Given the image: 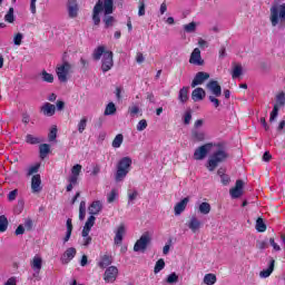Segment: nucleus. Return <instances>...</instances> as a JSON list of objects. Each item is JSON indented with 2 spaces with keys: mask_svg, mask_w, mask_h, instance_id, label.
<instances>
[{
  "mask_svg": "<svg viewBox=\"0 0 285 285\" xmlns=\"http://www.w3.org/2000/svg\"><path fill=\"white\" fill-rule=\"evenodd\" d=\"M213 148H215V150L209 156L206 165V168L209 170V173H213L215 168L219 166V164H224V161L228 159V151H226L224 142H207L196 148L194 151V159H196V161H202L206 159L208 153H210Z\"/></svg>",
  "mask_w": 285,
  "mask_h": 285,
  "instance_id": "obj_1",
  "label": "nucleus"
},
{
  "mask_svg": "<svg viewBox=\"0 0 285 285\" xmlns=\"http://www.w3.org/2000/svg\"><path fill=\"white\" fill-rule=\"evenodd\" d=\"M104 12V23L106 28L112 27V23H115V18L110 14L115 12V0H98L94 7L92 10V21L95 26H99L101 23V14Z\"/></svg>",
  "mask_w": 285,
  "mask_h": 285,
  "instance_id": "obj_2",
  "label": "nucleus"
},
{
  "mask_svg": "<svg viewBox=\"0 0 285 285\" xmlns=\"http://www.w3.org/2000/svg\"><path fill=\"white\" fill-rule=\"evenodd\" d=\"M269 21L273 28L284 30L285 28V3L274 4L269 9Z\"/></svg>",
  "mask_w": 285,
  "mask_h": 285,
  "instance_id": "obj_3",
  "label": "nucleus"
},
{
  "mask_svg": "<svg viewBox=\"0 0 285 285\" xmlns=\"http://www.w3.org/2000/svg\"><path fill=\"white\" fill-rule=\"evenodd\" d=\"M132 166V159L130 157H124L121 158L116 167V175L115 179L116 181H124L126 177L128 176V173H130V167Z\"/></svg>",
  "mask_w": 285,
  "mask_h": 285,
  "instance_id": "obj_4",
  "label": "nucleus"
},
{
  "mask_svg": "<svg viewBox=\"0 0 285 285\" xmlns=\"http://www.w3.org/2000/svg\"><path fill=\"white\" fill-rule=\"evenodd\" d=\"M72 72V65L69 62H63L58 65L56 68V75L60 83H66L68 81V76Z\"/></svg>",
  "mask_w": 285,
  "mask_h": 285,
  "instance_id": "obj_5",
  "label": "nucleus"
},
{
  "mask_svg": "<svg viewBox=\"0 0 285 285\" xmlns=\"http://www.w3.org/2000/svg\"><path fill=\"white\" fill-rule=\"evenodd\" d=\"M275 104L274 108L269 116V121H275L277 119V116L279 115V108H284L285 106V92L281 91L275 97Z\"/></svg>",
  "mask_w": 285,
  "mask_h": 285,
  "instance_id": "obj_6",
  "label": "nucleus"
},
{
  "mask_svg": "<svg viewBox=\"0 0 285 285\" xmlns=\"http://www.w3.org/2000/svg\"><path fill=\"white\" fill-rule=\"evenodd\" d=\"M150 239H151L150 234L148 232L142 234L134 245L135 253H144L148 248V245L150 244Z\"/></svg>",
  "mask_w": 285,
  "mask_h": 285,
  "instance_id": "obj_7",
  "label": "nucleus"
},
{
  "mask_svg": "<svg viewBox=\"0 0 285 285\" xmlns=\"http://www.w3.org/2000/svg\"><path fill=\"white\" fill-rule=\"evenodd\" d=\"M112 66H115V61L112 60V51H106L101 59L102 72H108L112 70Z\"/></svg>",
  "mask_w": 285,
  "mask_h": 285,
  "instance_id": "obj_8",
  "label": "nucleus"
},
{
  "mask_svg": "<svg viewBox=\"0 0 285 285\" xmlns=\"http://www.w3.org/2000/svg\"><path fill=\"white\" fill-rule=\"evenodd\" d=\"M117 275H119V269L117 266H109L105 271L104 281L106 284H114L117 281Z\"/></svg>",
  "mask_w": 285,
  "mask_h": 285,
  "instance_id": "obj_9",
  "label": "nucleus"
},
{
  "mask_svg": "<svg viewBox=\"0 0 285 285\" xmlns=\"http://www.w3.org/2000/svg\"><path fill=\"white\" fill-rule=\"evenodd\" d=\"M77 256V249L75 247H69L60 257L61 264H70L72 259Z\"/></svg>",
  "mask_w": 285,
  "mask_h": 285,
  "instance_id": "obj_10",
  "label": "nucleus"
},
{
  "mask_svg": "<svg viewBox=\"0 0 285 285\" xmlns=\"http://www.w3.org/2000/svg\"><path fill=\"white\" fill-rule=\"evenodd\" d=\"M126 235V225L120 224L115 230L114 244L116 246H121V242H124V236Z\"/></svg>",
  "mask_w": 285,
  "mask_h": 285,
  "instance_id": "obj_11",
  "label": "nucleus"
},
{
  "mask_svg": "<svg viewBox=\"0 0 285 285\" xmlns=\"http://www.w3.org/2000/svg\"><path fill=\"white\" fill-rule=\"evenodd\" d=\"M208 79H210V75H208V72H197L194 80L191 81V88H196V86H202V83H204V81Z\"/></svg>",
  "mask_w": 285,
  "mask_h": 285,
  "instance_id": "obj_12",
  "label": "nucleus"
},
{
  "mask_svg": "<svg viewBox=\"0 0 285 285\" xmlns=\"http://www.w3.org/2000/svg\"><path fill=\"white\" fill-rule=\"evenodd\" d=\"M202 226V220H199L197 216H191L187 223V227L189 228V230H191V233H199Z\"/></svg>",
  "mask_w": 285,
  "mask_h": 285,
  "instance_id": "obj_13",
  "label": "nucleus"
},
{
  "mask_svg": "<svg viewBox=\"0 0 285 285\" xmlns=\"http://www.w3.org/2000/svg\"><path fill=\"white\" fill-rule=\"evenodd\" d=\"M189 63H193L194 66L204 65V60L202 59V50H199V48H195L194 51L191 52Z\"/></svg>",
  "mask_w": 285,
  "mask_h": 285,
  "instance_id": "obj_14",
  "label": "nucleus"
},
{
  "mask_svg": "<svg viewBox=\"0 0 285 285\" xmlns=\"http://www.w3.org/2000/svg\"><path fill=\"white\" fill-rule=\"evenodd\" d=\"M188 202H190V198L185 197L180 202H178L174 207V214L176 217H179L184 210H186V207L188 206Z\"/></svg>",
  "mask_w": 285,
  "mask_h": 285,
  "instance_id": "obj_15",
  "label": "nucleus"
},
{
  "mask_svg": "<svg viewBox=\"0 0 285 285\" xmlns=\"http://www.w3.org/2000/svg\"><path fill=\"white\" fill-rule=\"evenodd\" d=\"M243 193H244L243 180H237L235 187L229 190V194L233 197V199H238V197L243 195Z\"/></svg>",
  "mask_w": 285,
  "mask_h": 285,
  "instance_id": "obj_16",
  "label": "nucleus"
},
{
  "mask_svg": "<svg viewBox=\"0 0 285 285\" xmlns=\"http://www.w3.org/2000/svg\"><path fill=\"white\" fill-rule=\"evenodd\" d=\"M68 14L70 19H76L79 14V4H77V0H68Z\"/></svg>",
  "mask_w": 285,
  "mask_h": 285,
  "instance_id": "obj_17",
  "label": "nucleus"
},
{
  "mask_svg": "<svg viewBox=\"0 0 285 285\" xmlns=\"http://www.w3.org/2000/svg\"><path fill=\"white\" fill-rule=\"evenodd\" d=\"M81 168L82 166L80 164L75 165L71 168V175L68 178V181H71V184H77L79 181V175H81Z\"/></svg>",
  "mask_w": 285,
  "mask_h": 285,
  "instance_id": "obj_18",
  "label": "nucleus"
},
{
  "mask_svg": "<svg viewBox=\"0 0 285 285\" xmlns=\"http://www.w3.org/2000/svg\"><path fill=\"white\" fill-rule=\"evenodd\" d=\"M31 268L32 271L39 275V273H41V268L43 266V258H41L39 255L33 256L32 261H31Z\"/></svg>",
  "mask_w": 285,
  "mask_h": 285,
  "instance_id": "obj_19",
  "label": "nucleus"
},
{
  "mask_svg": "<svg viewBox=\"0 0 285 285\" xmlns=\"http://www.w3.org/2000/svg\"><path fill=\"white\" fill-rule=\"evenodd\" d=\"M41 175L36 174L31 178V190L32 193H41Z\"/></svg>",
  "mask_w": 285,
  "mask_h": 285,
  "instance_id": "obj_20",
  "label": "nucleus"
},
{
  "mask_svg": "<svg viewBox=\"0 0 285 285\" xmlns=\"http://www.w3.org/2000/svg\"><path fill=\"white\" fill-rule=\"evenodd\" d=\"M208 90L216 96V97H222V86H219V82L216 80H212L207 83Z\"/></svg>",
  "mask_w": 285,
  "mask_h": 285,
  "instance_id": "obj_21",
  "label": "nucleus"
},
{
  "mask_svg": "<svg viewBox=\"0 0 285 285\" xmlns=\"http://www.w3.org/2000/svg\"><path fill=\"white\" fill-rule=\"evenodd\" d=\"M104 208V204L100 200H94L88 210L91 216L99 215L101 213V209Z\"/></svg>",
  "mask_w": 285,
  "mask_h": 285,
  "instance_id": "obj_22",
  "label": "nucleus"
},
{
  "mask_svg": "<svg viewBox=\"0 0 285 285\" xmlns=\"http://www.w3.org/2000/svg\"><path fill=\"white\" fill-rule=\"evenodd\" d=\"M56 110H57V108L55 107V105H52L50 102H46L41 107V112L45 115V117H52V115H55Z\"/></svg>",
  "mask_w": 285,
  "mask_h": 285,
  "instance_id": "obj_23",
  "label": "nucleus"
},
{
  "mask_svg": "<svg viewBox=\"0 0 285 285\" xmlns=\"http://www.w3.org/2000/svg\"><path fill=\"white\" fill-rule=\"evenodd\" d=\"M273 271H275V259L269 261L268 268L263 269L259 273V277H262L263 279H266V277H271V275L273 274Z\"/></svg>",
  "mask_w": 285,
  "mask_h": 285,
  "instance_id": "obj_24",
  "label": "nucleus"
},
{
  "mask_svg": "<svg viewBox=\"0 0 285 285\" xmlns=\"http://www.w3.org/2000/svg\"><path fill=\"white\" fill-rule=\"evenodd\" d=\"M191 139H194V141H205L206 132L204 130L193 129L191 130Z\"/></svg>",
  "mask_w": 285,
  "mask_h": 285,
  "instance_id": "obj_25",
  "label": "nucleus"
},
{
  "mask_svg": "<svg viewBox=\"0 0 285 285\" xmlns=\"http://www.w3.org/2000/svg\"><path fill=\"white\" fill-rule=\"evenodd\" d=\"M204 97H206V91L203 88H196L191 92V99L194 101H202V99H204Z\"/></svg>",
  "mask_w": 285,
  "mask_h": 285,
  "instance_id": "obj_26",
  "label": "nucleus"
},
{
  "mask_svg": "<svg viewBox=\"0 0 285 285\" xmlns=\"http://www.w3.org/2000/svg\"><path fill=\"white\" fill-rule=\"evenodd\" d=\"M106 52V47L100 46L94 50L92 58L95 59V61H99V59H101V57H104Z\"/></svg>",
  "mask_w": 285,
  "mask_h": 285,
  "instance_id": "obj_27",
  "label": "nucleus"
},
{
  "mask_svg": "<svg viewBox=\"0 0 285 285\" xmlns=\"http://www.w3.org/2000/svg\"><path fill=\"white\" fill-rule=\"evenodd\" d=\"M178 99L180 104H186V101H188V87H183L179 90Z\"/></svg>",
  "mask_w": 285,
  "mask_h": 285,
  "instance_id": "obj_28",
  "label": "nucleus"
},
{
  "mask_svg": "<svg viewBox=\"0 0 285 285\" xmlns=\"http://www.w3.org/2000/svg\"><path fill=\"white\" fill-rule=\"evenodd\" d=\"M110 264H112V257L109 256V255H105V256H102V258L98 263V266L100 268H107V266H110Z\"/></svg>",
  "mask_w": 285,
  "mask_h": 285,
  "instance_id": "obj_29",
  "label": "nucleus"
},
{
  "mask_svg": "<svg viewBox=\"0 0 285 285\" xmlns=\"http://www.w3.org/2000/svg\"><path fill=\"white\" fill-rule=\"evenodd\" d=\"M204 284H206V285H215V284H217V276L215 274H212V273L206 274L204 276Z\"/></svg>",
  "mask_w": 285,
  "mask_h": 285,
  "instance_id": "obj_30",
  "label": "nucleus"
},
{
  "mask_svg": "<svg viewBox=\"0 0 285 285\" xmlns=\"http://www.w3.org/2000/svg\"><path fill=\"white\" fill-rule=\"evenodd\" d=\"M40 77L46 83H52L55 81V76L46 70L41 71Z\"/></svg>",
  "mask_w": 285,
  "mask_h": 285,
  "instance_id": "obj_31",
  "label": "nucleus"
},
{
  "mask_svg": "<svg viewBox=\"0 0 285 285\" xmlns=\"http://www.w3.org/2000/svg\"><path fill=\"white\" fill-rule=\"evenodd\" d=\"M39 168H41V164L37 163L27 168V177H32V175H37L39 173Z\"/></svg>",
  "mask_w": 285,
  "mask_h": 285,
  "instance_id": "obj_32",
  "label": "nucleus"
},
{
  "mask_svg": "<svg viewBox=\"0 0 285 285\" xmlns=\"http://www.w3.org/2000/svg\"><path fill=\"white\" fill-rule=\"evenodd\" d=\"M117 112V106H115V102H109L105 108V117H109L110 115H115Z\"/></svg>",
  "mask_w": 285,
  "mask_h": 285,
  "instance_id": "obj_33",
  "label": "nucleus"
},
{
  "mask_svg": "<svg viewBox=\"0 0 285 285\" xmlns=\"http://www.w3.org/2000/svg\"><path fill=\"white\" fill-rule=\"evenodd\" d=\"M39 150H40V159H46V157H48V154L50 153V145L42 144L40 145Z\"/></svg>",
  "mask_w": 285,
  "mask_h": 285,
  "instance_id": "obj_34",
  "label": "nucleus"
},
{
  "mask_svg": "<svg viewBox=\"0 0 285 285\" xmlns=\"http://www.w3.org/2000/svg\"><path fill=\"white\" fill-rule=\"evenodd\" d=\"M198 213H200V215H209L210 205L208 203H200L198 206Z\"/></svg>",
  "mask_w": 285,
  "mask_h": 285,
  "instance_id": "obj_35",
  "label": "nucleus"
},
{
  "mask_svg": "<svg viewBox=\"0 0 285 285\" xmlns=\"http://www.w3.org/2000/svg\"><path fill=\"white\" fill-rule=\"evenodd\" d=\"M26 141L28 142V144H30L31 146H37V144H41V138H39V137H37V136H33V135H30V134H28L27 136H26Z\"/></svg>",
  "mask_w": 285,
  "mask_h": 285,
  "instance_id": "obj_36",
  "label": "nucleus"
},
{
  "mask_svg": "<svg viewBox=\"0 0 285 285\" xmlns=\"http://www.w3.org/2000/svg\"><path fill=\"white\" fill-rule=\"evenodd\" d=\"M164 268H166V262H164V258H160L156 262V265L154 268L155 275H157L158 273H161V271H164Z\"/></svg>",
  "mask_w": 285,
  "mask_h": 285,
  "instance_id": "obj_37",
  "label": "nucleus"
},
{
  "mask_svg": "<svg viewBox=\"0 0 285 285\" xmlns=\"http://www.w3.org/2000/svg\"><path fill=\"white\" fill-rule=\"evenodd\" d=\"M166 284H177V282H179V275H177V273L173 272L171 274H169L166 279H165Z\"/></svg>",
  "mask_w": 285,
  "mask_h": 285,
  "instance_id": "obj_38",
  "label": "nucleus"
},
{
  "mask_svg": "<svg viewBox=\"0 0 285 285\" xmlns=\"http://www.w3.org/2000/svg\"><path fill=\"white\" fill-rule=\"evenodd\" d=\"M87 126H88V118L82 117L77 125L78 132H80V135L83 134V130H86Z\"/></svg>",
  "mask_w": 285,
  "mask_h": 285,
  "instance_id": "obj_39",
  "label": "nucleus"
},
{
  "mask_svg": "<svg viewBox=\"0 0 285 285\" xmlns=\"http://www.w3.org/2000/svg\"><path fill=\"white\" fill-rule=\"evenodd\" d=\"M121 144H124V135L118 134L112 140V148H121Z\"/></svg>",
  "mask_w": 285,
  "mask_h": 285,
  "instance_id": "obj_40",
  "label": "nucleus"
},
{
  "mask_svg": "<svg viewBox=\"0 0 285 285\" xmlns=\"http://www.w3.org/2000/svg\"><path fill=\"white\" fill-rule=\"evenodd\" d=\"M4 21H7V23H14V8H9V11L4 16Z\"/></svg>",
  "mask_w": 285,
  "mask_h": 285,
  "instance_id": "obj_41",
  "label": "nucleus"
},
{
  "mask_svg": "<svg viewBox=\"0 0 285 285\" xmlns=\"http://www.w3.org/2000/svg\"><path fill=\"white\" fill-rule=\"evenodd\" d=\"M256 230L258 233H266V224L264 223V219L257 218V220H256Z\"/></svg>",
  "mask_w": 285,
  "mask_h": 285,
  "instance_id": "obj_42",
  "label": "nucleus"
},
{
  "mask_svg": "<svg viewBox=\"0 0 285 285\" xmlns=\"http://www.w3.org/2000/svg\"><path fill=\"white\" fill-rule=\"evenodd\" d=\"M242 72H243L242 66L236 65L232 71L233 79H239V77H242Z\"/></svg>",
  "mask_w": 285,
  "mask_h": 285,
  "instance_id": "obj_43",
  "label": "nucleus"
},
{
  "mask_svg": "<svg viewBox=\"0 0 285 285\" xmlns=\"http://www.w3.org/2000/svg\"><path fill=\"white\" fill-rule=\"evenodd\" d=\"M8 230V218L6 216H0V233H6Z\"/></svg>",
  "mask_w": 285,
  "mask_h": 285,
  "instance_id": "obj_44",
  "label": "nucleus"
},
{
  "mask_svg": "<svg viewBox=\"0 0 285 285\" xmlns=\"http://www.w3.org/2000/svg\"><path fill=\"white\" fill-rule=\"evenodd\" d=\"M138 132H144L148 128V121L146 119L139 120V122L136 126Z\"/></svg>",
  "mask_w": 285,
  "mask_h": 285,
  "instance_id": "obj_45",
  "label": "nucleus"
},
{
  "mask_svg": "<svg viewBox=\"0 0 285 285\" xmlns=\"http://www.w3.org/2000/svg\"><path fill=\"white\" fill-rule=\"evenodd\" d=\"M79 219L83 220L86 219V202H80V206H79Z\"/></svg>",
  "mask_w": 285,
  "mask_h": 285,
  "instance_id": "obj_46",
  "label": "nucleus"
},
{
  "mask_svg": "<svg viewBox=\"0 0 285 285\" xmlns=\"http://www.w3.org/2000/svg\"><path fill=\"white\" fill-rule=\"evenodd\" d=\"M128 112H129L130 117H135L136 115H139V112H141V109H139V107L137 105H131L128 108Z\"/></svg>",
  "mask_w": 285,
  "mask_h": 285,
  "instance_id": "obj_47",
  "label": "nucleus"
},
{
  "mask_svg": "<svg viewBox=\"0 0 285 285\" xmlns=\"http://www.w3.org/2000/svg\"><path fill=\"white\" fill-rule=\"evenodd\" d=\"M193 119V112L190 110L185 111L184 116H183V121L185 124V126H188V124H190Z\"/></svg>",
  "mask_w": 285,
  "mask_h": 285,
  "instance_id": "obj_48",
  "label": "nucleus"
},
{
  "mask_svg": "<svg viewBox=\"0 0 285 285\" xmlns=\"http://www.w3.org/2000/svg\"><path fill=\"white\" fill-rule=\"evenodd\" d=\"M184 30H185V32H195L197 30V23L190 22L188 24H185Z\"/></svg>",
  "mask_w": 285,
  "mask_h": 285,
  "instance_id": "obj_49",
  "label": "nucleus"
},
{
  "mask_svg": "<svg viewBox=\"0 0 285 285\" xmlns=\"http://www.w3.org/2000/svg\"><path fill=\"white\" fill-rule=\"evenodd\" d=\"M95 219H97L95 216H89L85 224V228L92 230V226H95Z\"/></svg>",
  "mask_w": 285,
  "mask_h": 285,
  "instance_id": "obj_50",
  "label": "nucleus"
},
{
  "mask_svg": "<svg viewBox=\"0 0 285 285\" xmlns=\"http://www.w3.org/2000/svg\"><path fill=\"white\" fill-rule=\"evenodd\" d=\"M23 41V33H17L14 37H13V43L14 46H21V42Z\"/></svg>",
  "mask_w": 285,
  "mask_h": 285,
  "instance_id": "obj_51",
  "label": "nucleus"
},
{
  "mask_svg": "<svg viewBox=\"0 0 285 285\" xmlns=\"http://www.w3.org/2000/svg\"><path fill=\"white\" fill-rule=\"evenodd\" d=\"M115 199H117V190L112 189L107 196V202L108 204H112Z\"/></svg>",
  "mask_w": 285,
  "mask_h": 285,
  "instance_id": "obj_52",
  "label": "nucleus"
},
{
  "mask_svg": "<svg viewBox=\"0 0 285 285\" xmlns=\"http://www.w3.org/2000/svg\"><path fill=\"white\" fill-rule=\"evenodd\" d=\"M138 195H139V193H137V190L128 191V204H132V202H135V199H137Z\"/></svg>",
  "mask_w": 285,
  "mask_h": 285,
  "instance_id": "obj_53",
  "label": "nucleus"
},
{
  "mask_svg": "<svg viewBox=\"0 0 285 285\" xmlns=\"http://www.w3.org/2000/svg\"><path fill=\"white\" fill-rule=\"evenodd\" d=\"M145 14H146V3L141 1L138 8V17H144Z\"/></svg>",
  "mask_w": 285,
  "mask_h": 285,
  "instance_id": "obj_54",
  "label": "nucleus"
},
{
  "mask_svg": "<svg viewBox=\"0 0 285 285\" xmlns=\"http://www.w3.org/2000/svg\"><path fill=\"white\" fill-rule=\"evenodd\" d=\"M57 139V127H52L49 132V141H55Z\"/></svg>",
  "mask_w": 285,
  "mask_h": 285,
  "instance_id": "obj_55",
  "label": "nucleus"
},
{
  "mask_svg": "<svg viewBox=\"0 0 285 285\" xmlns=\"http://www.w3.org/2000/svg\"><path fill=\"white\" fill-rule=\"evenodd\" d=\"M209 101L213 104L214 108H219L220 101L216 96H209Z\"/></svg>",
  "mask_w": 285,
  "mask_h": 285,
  "instance_id": "obj_56",
  "label": "nucleus"
},
{
  "mask_svg": "<svg viewBox=\"0 0 285 285\" xmlns=\"http://www.w3.org/2000/svg\"><path fill=\"white\" fill-rule=\"evenodd\" d=\"M269 244L277 253L282 250V247L275 242V238H269Z\"/></svg>",
  "mask_w": 285,
  "mask_h": 285,
  "instance_id": "obj_57",
  "label": "nucleus"
},
{
  "mask_svg": "<svg viewBox=\"0 0 285 285\" xmlns=\"http://www.w3.org/2000/svg\"><path fill=\"white\" fill-rule=\"evenodd\" d=\"M17 195H19V190L17 189L11 190L8 195L9 202H14V199H17Z\"/></svg>",
  "mask_w": 285,
  "mask_h": 285,
  "instance_id": "obj_58",
  "label": "nucleus"
},
{
  "mask_svg": "<svg viewBox=\"0 0 285 285\" xmlns=\"http://www.w3.org/2000/svg\"><path fill=\"white\" fill-rule=\"evenodd\" d=\"M90 244H92V237L82 236V246H90Z\"/></svg>",
  "mask_w": 285,
  "mask_h": 285,
  "instance_id": "obj_59",
  "label": "nucleus"
},
{
  "mask_svg": "<svg viewBox=\"0 0 285 285\" xmlns=\"http://www.w3.org/2000/svg\"><path fill=\"white\" fill-rule=\"evenodd\" d=\"M30 12L37 14V0H30Z\"/></svg>",
  "mask_w": 285,
  "mask_h": 285,
  "instance_id": "obj_60",
  "label": "nucleus"
},
{
  "mask_svg": "<svg viewBox=\"0 0 285 285\" xmlns=\"http://www.w3.org/2000/svg\"><path fill=\"white\" fill-rule=\"evenodd\" d=\"M136 61L137 63H144V61H146V58L144 57V53L138 52L136 56Z\"/></svg>",
  "mask_w": 285,
  "mask_h": 285,
  "instance_id": "obj_61",
  "label": "nucleus"
},
{
  "mask_svg": "<svg viewBox=\"0 0 285 285\" xmlns=\"http://www.w3.org/2000/svg\"><path fill=\"white\" fill-rule=\"evenodd\" d=\"M167 11H168V6L166 4V2H163L159 8V13L166 14Z\"/></svg>",
  "mask_w": 285,
  "mask_h": 285,
  "instance_id": "obj_62",
  "label": "nucleus"
},
{
  "mask_svg": "<svg viewBox=\"0 0 285 285\" xmlns=\"http://www.w3.org/2000/svg\"><path fill=\"white\" fill-rule=\"evenodd\" d=\"M23 233H26V228L23 225H19L16 229V235H23Z\"/></svg>",
  "mask_w": 285,
  "mask_h": 285,
  "instance_id": "obj_63",
  "label": "nucleus"
},
{
  "mask_svg": "<svg viewBox=\"0 0 285 285\" xmlns=\"http://www.w3.org/2000/svg\"><path fill=\"white\" fill-rule=\"evenodd\" d=\"M4 285H17V278L16 277L8 278Z\"/></svg>",
  "mask_w": 285,
  "mask_h": 285,
  "instance_id": "obj_64",
  "label": "nucleus"
}]
</instances>
